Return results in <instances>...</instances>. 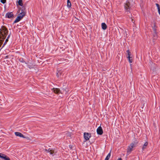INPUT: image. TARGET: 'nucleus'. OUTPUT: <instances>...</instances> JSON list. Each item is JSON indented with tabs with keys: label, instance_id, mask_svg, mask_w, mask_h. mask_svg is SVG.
<instances>
[{
	"label": "nucleus",
	"instance_id": "obj_16",
	"mask_svg": "<svg viewBox=\"0 0 160 160\" xmlns=\"http://www.w3.org/2000/svg\"><path fill=\"white\" fill-rule=\"evenodd\" d=\"M71 6V3L70 2V0H67V7L68 8H70Z\"/></svg>",
	"mask_w": 160,
	"mask_h": 160
},
{
	"label": "nucleus",
	"instance_id": "obj_15",
	"mask_svg": "<svg viewBox=\"0 0 160 160\" xmlns=\"http://www.w3.org/2000/svg\"><path fill=\"white\" fill-rule=\"evenodd\" d=\"M25 15V12L23 9L21 10V12L19 14L20 16H23V17Z\"/></svg>",
	"mask_w": 160,
	"mask_h": 160
},
{
	"label": "nucleus",
	"instance_id": "obj_5",
	"mask_svg": "<svg viewBox=\"0 0 160 160\" xmlns=\"http://www.w3.org/2000/svg\"><path fill=\"white\" fill-rule=\"evenodd\" d=\"M127 52L128 55L127 58L128 59L129 62L130 63H132V57L131 56V53L129 50H128Z\"/></svg>",
	"mask_w": 160,
	"mask_h": 160
},
{
	"label": "nucleus",
	"instance_id": "obj_12",
	"mask_svg": "<svg viewBox=\"0 0 160 160\" xmlns=\"http://www.w3.org/2000/svg\"><path fill=\"white\" fill-rule=\"evenodd\" d=\"M15 134L17 136H19L20 137H22L23 138H25V137L23 135L19 132H15Z\"/></svg>",
	"mask_w": 160,
	"mask_h": 160
},
{
	"label": "nucleus",
	"instance_id": "obj_11",
	"mask_svg": "<svg viewBox=\"0 0 160 160\" xmlns=\"http://www.w3.org/2000/svg\"><path fill=\"white\" fill-rule=\"evenodd\" d=\"M25 63L27 64V66L29 68L32 69L34 68V66L32 63H28L25 62Z\"/></svg>",
	"mask_w": 160,
	"mask_h": 160
},
{
	"label": "nucleus",
	"instance_id": "obj_21",
	"mask_svg": "<svg viewBox=\"0 0 160 160\" xmlns=\"http://www.w3.org/2000/svg\"><path fill=\"white\" fill-rule=\"evenodd\" d=\"M66 134L68 137L71 138V133L70 132H68L66 133Z\"/></svg>",
	"mask_w": 160,
	"mask_h": 160
},
{
	"label": "nucleus",
	"instance_id": "obj_14",
	"mask_svg": "<svg viewBox=\"0 0 160 160\" xmlns=\"http://www.w3.org/2000/svg\"><path fill=\"white\" fill-rule=\"evenodd\" d=\"M107 26L104 22L102 23V28L103 30H105L107 28Z\"/></svg>",
	"mask_w": 160,
	"mask_h": 160
},
{
	"label": "nucleus",
	"instance_id": "obj_27",
	"mask_svg": "<svg viewBox=\"0 0 160 160\" xmlns=\"http://www.w3.org/2000/svg\"><path fill=\"white\" fill-rule=\"evenodd\" d=\"M117 160H122V159L121 158H118Z\"/></svg>",
	"mask_w": 160,
	"mask_h": 160
},
{
	"label": "nucleus",
	"instance_id": "obj_7",
	"mask_svg": "<svg viewBox=\"0 0 160 160\" xmlns=\"http://www.w3.org/2000/svg\"><path fill=\"white\" fill-rule=\"evenodd\" d=\"M5 17L6 18H12L13 17L14 15H13L12 12H8L6 14V15H5Z\"/></svg>",
	"mask_w": 160,
	"mask_h": 160
},
{
	"label": "nucleus",
	"instance_id": "obj_24",
	"mask_svg": "<svg viewBox=\"0 0 160 160\" xmlns=\"http://www.w3.org/2000/svg\"><path fill=\"white\" fill-rule=\"evenodd\" d=\"M0 2L3 4H5L6 2V0H1Z\"/></svg>",
	"mask_w": 160,
	"mask_h": 160
},
{
	"label": "nucleus",
	"instance_id": "obj_28",
	"mask_svg": "<svg viewBox=\"0 0 160 160\" xmlns=\"http://www.w3.org/2000/svg\"><path fill=\"white\" fill-rule=\"evenodd\" d=\"M8 58V55L6 56L5 57V58Z\"/></svg>",
	"mask_w": 160,
	"mask_h": 160
},
{
	"label": "nucleus",
	"instance_id": "obj_23",
	"mask_svg": "<svg viewBox=\"0 0 160 160\" xmlns=\"http://www.w3.org/2000/svg\"><path fill=\"white\" fill-rule=\"evenodd\" d=\"M51 151V149L49 148L48 149H45V151H46L47 152H49L50 153V152Z\"/></svg>",
	"mask_w": 160,
	"mask_h": 160
},
{
	"label": "nucleus",
	"instance_id": "obj_10",
	"mask_svg": "<svg viewBox=\"0 0 160 160\" xmlns=\"http://www.w3.org/2000/svg\"><path fill=\"white\" fill-rule=\"evenodd\" d=\"M57 151L55 149H51L50 154L52 156H53L57 153Z\"/></svg>",
	"mask_w": 160,
	"mask_h": 160
},
{
	"label": "nucleus",
	"instance_id": "obj_20",
	"mask_svg": "<svg viewBox=\"0 0 160 160\" xmlns=\"http://www.w3.org/2000/svg\"><path fill=\"white\" fill-rule=\"evenodd\" d=\"M3 159H4L5 160H10L9 158L7 157L6 155H5Z\"/></svg>",
	"mask_w": 160,
	"mask_h": 160
},
{
	"label": "nucleus",
	"instance_id": "obj_26",
	"mask_svg": "<svg viewBox=\"0 0 160 160\" xmlns=\"http://www.w3.org/2000/svg\"><path fill=\"white\" fill-rule=\"evenodd\" d=\"M10 34H9L8 36V37H7V38L6 39H8H8H9V37H10Z\"/></svg>",
	"mask_w": 160,
	"mask_h": 160
},
{
	"label": "nucleus",
	"instance_id": "obj_18",
	"mask_svg": "<svg viewBox=\"0 0 160 160\" xmlns=\"http://www.w3.org/2000/svg\"><path fill=\"white\" fill-rule=\"evenodd\" d=\"M61 74V72L60 71H57L56 75L58 78H59Z\"/></svg>",
	"mask_w": 160,
	"mask_h": 160
},
{
	"label": "nucleus",
	"instance_id": "obj_22",
	"mask_svg": "<svg viewBox=\"0 0 160 160\" xmlns=\"http://www.w3.org/2000/svg\"><path fill=\"white\" fill-rule=\"evenodd\" d=\"M19 61L20 62H25V61L24 60V59L23 58H20L19 59Z\"/></svg>",
	"mask_w": 160,
	"mask_h": 160
},
{
	"label": "nucleus",
	"instance_id": "obj_17",
	"mask_svg": "<svg viewBox=\"0 0 160 160\" xmlns=\"http://www.w3.org/2000/svg\"><path fill=\"white\" fill-rule=\"evenodd\" d=\"M18 4L20 6H22L23 5L22 3V0H19L18 1Z\"/></svg>",
	"mask_w": 160,
	"mask_h": 160
},
{
	"label": "nucleus",
	"instance_id": "obj_25",
	"mask_svg": "<svg viewBox=\"0 0 160 160\" xmlns=\"http://www.w3.org/2000/svg\"><path fill=\"white\" fill-rule=\"evenodd\" d=\"M5 155L3 154H2V153H0V158H4V156H5Z\"/></svg>",
	"mask_w": 160,
	"mask_h": 160
},
{
	"label": "nucleus",
	"instance_id": "obj_13",
	"mask_svg": "<svg viewBox=\"0 0 160 160\" xmlns=\"http://www.w3.org/2000/svg\"><path fill=\"white\" fill-rule=\"evenodd\" d=\"M148 144V143L147 142H146L144 143L142 148V149L143 150H144L146 148Z\"/></svg>",
	"mask_w": 160,
	"mask_h": 160
},
{
	"label": "nucleus",
	"instance_id": "obj_3",
	"mask_svg": "<svg viewBox=\"0 0 160 160\" xmlns=\"http://www.w3.org/2000/svg\"><path fill=\"white\" fill-rule=\"evenodd\" d=\"M53 91L56 94H59L60 93H61L62 94H68V89L66 88H63L62 89V91H61L58 88H53Z\"/></svg>",
	"mask_w": 160,
	"mask_h": 160
},
{
	"label": "nucleus",
	"instance_id": "obj_1",
	"mask_svg": "<svg viewBox=\"0 0 160 160\" xmlns=\"http://www.w3.org/2000/svg\"><path fill=\"white\" fill-rule=\"evenodd\" d=\"M0 47L2 44L4 40L8 33L7 29L4 26H2L0 29Z\"/></svg>",
	"mask_w": 160,
	"mask_h": 160
},
{
	"label": "nucleus",
	"instance_id": "obj_4",
	"mask_svg": "<svg viewBox=\"0 0 160 160\" xmlns=\"http://www.w3.org/2000/svg\"><path fill=\"white\" fill-rule=\"evenodd\" d=\"M135 144L133 143H131L128 147L127 149V152L130 153L132 150L133 148L135 147Z\"/></svg>",
	"mask_w": 160,
	"mask_h": 160
},
{
	"label": "nucleus",
	"instance_id": "obj_6",
	"mask_svg": "<svg viewBox=\"0 0 160 160\" xmlns=\"http://www.w3.org/2000/svg\"><path fill=\"white\" fill-rule=\"evenodd\" d=\"M91 136V134L90 133L84 132V137L86 141L89 140Z\"/></svg>",
	"mask_w": 160,
	"mask_h": 160
},
{
	"label": "nucleus",
	"instance_id": "obj_2",
	"mask_svg": "<svg viewBox=\"0 0 160 160\" xmlns=\"http://www.w3.org/2000/svg\"><path fill=\"white\" fill-rule=\"evenodd\" d=\"M131 5V2L128 0L124 2L123 6V10L125 13H128L130 12Z\"/></svg>",
	"mask_w": 160,
	"mask_h": 160
},
{
	"label": "nucleus",
	"instance_id": "obj_8",
	"mask_svg": "<svg viewBox=\"0 0 160 160\" xmlns=\"http://www.w3.org/2000/svg\"><path fill=\"white\" fill-rule=\"evenodd\" d=\"M97 132L98 134L101 135L103 133V130L102 127L101 126H99L97 130Z\"/></svg>",
	"mask_w": 160,
	"mask_h": 160
},
{
	"label": "nucleus",
	"instance_id": "obj_9",
	"mask_svg": "<svg viewBox=\"0 0 160 160\" xmlns=\"http://www.w3.org/2000/svg\"><path fill=\"white\" fill-rule=\"evenodd\" d=\"M22 18L23 16H20L19 15L16 19L13 22V24L19 22L22 19Z\"/></svg>",
	"mask_w": 160,
	"mask_h": 160
},
{
	"label": "nucleus",
	"instance_id": "obj_19",
	"mask_svg": "<svg viewBox=\"0 0 160 160\" xmlns=\"http://www.w3.org/2000/svg\"><path fill=\"white\" fill-rule=\"evenodd\" d=\"M110 158V152L108 153L104 160H108Z\"/></svg>",
	"mask_w": 160,
	"mask_h": 160
},
{
	"label": "nucleus",
	"instance_id": "obj_29",
	"mask_svg": "<svg viewBox=\"0 0 160 160\" xmlns=\"http://www.w3.org/2000/svg\"><path fill=\"white\" fill-rule=\"evenodd\" d=\"M117 31H119V29H118V28H117Z\"/></svg>",
	"mask_w": 160,
	"mask_h": 160
}]
</instances>
